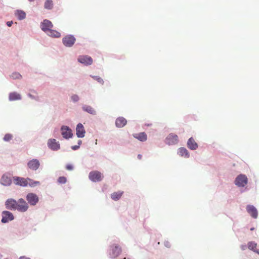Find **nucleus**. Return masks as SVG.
Returning a JSON list of instances; mask_svg holds the SVG:
<instances>
[{
    "label": "nucleus",
    "mask_w": 259,
    "mask_h": 259,
    "mask_svg": "<svg viewBox=\"0 0 259 259\" xmlns=\"http://www.w3.org/2000/svg\"><path fill=\"white\" fill-rule=\"evenodd\" d=\"M14 182L17 185H19L23 187H26L29 185L31 187H34L37 185L39 184L38 181H33L30 179L16 177L13 178Z\"/></svg>",
    "instance_id": "1"
},
{
    "label": "nucleus",
    "mask_w": 259,
    "mask_h": 259,
    "mask_svg": "<svg viewBox=\"0 0 259 259\" xmlns=\"http://www.w3.org/2000/svg\"><path fill=\"white\" fill-rule=\"evenodd\" d=\"M17 203L16 210L20 212H25L28 210V204L23 198L19 199Z\"/></svg>",
    "instance_id": "2"
},
{
    "label": "nucleus",
    "mask_w": 259,
    "mask_h": 259,
    "mask_svg": "<svg viewBox=\"0 0 259 259\" xmlns=\"http://www.w3.org/2000/svg\"><path fill=\"white\" fill-rule=\"evenodd\" d=\"M247 177L244 175H239L237 177L235 181V184L238 187H243L247 184Z\"/></svg>",
    "instance_id": "3"
},
{
    "label": "nucleus",
    "mask_w": 259,
    "mask_h": 259,
    "mask_svg": "<svg viewBox=\"0 0 259 259\" xmlns=\"http://www.w3.org/2000/svg\"><path fill=\"white\" fill-rule=\"evenodd\" d=\"M179 138L178 136L174 134H170L165 140V143L169 145L177 144Z\"/></svg>",
    "instance_id": "4"
},
{
    "label": "nucleus",
    "mask_w": 259,
    "mask_h": 259,
    "mask_svg": "<svg viewBox=\"0 0 259 259\" xmlns=\"http://www.w3.org/2000/svg\"><path fill=\"white\" fill-rule=\"evenodd\" d=\"M26 199L31 205H36L39 200L38 196L33 193H28L26 196Z\"/></svg>",
    "instance_id": "5"
},
{
    "label": "nucleus",
    "mask_w": 259,
    "mask_h": 259,
    "mask_svg": "<svg viewBox=\"0 0 259 259\" xmlns=\"http://www.w3.org/2000/svg\"><path fill=\"white\" fill-rule=\"evenodd\" d=\"M90 179L93 182H99L101 181L102 178V174L98 171H93L89 174Z\"/></svg>",
    "instance_id": "6"
},
{
    "label": "nucleus",
    "mask_w": 259,
    "mask_h": 259,
    "mask_svg": "<svg viewBox=\"0 0 259 259\" xmlns=\"http://www.w3.org/2000/svg\"><path fill=\"white\" fill-rule=\"evenodd\" d=\"M62 41L66 47H70L74 44L75 38L72 35H67L63 38Z\"/></svg>",
    "instance_id": "7"
},
{
    "label": "nucleus",
    "mask_w": 259,
    "mask_h": 259,
    "mask_svg": "<svg viewBox=\"0 0 259 259\" xmlns=\"http://www.w3.org/2000/svg\"><path fill=\"white\" fill-rule=\"evenodd\" d=\"M61 134L64 138L69 139L72 137L71 130L67 126H62L61 128Z\"/></svg>",
    "instance_id": "8"
},
{
    "label": "nucleus",
    "mask_w": 259,
    "mask_h": 259,
    "mask_svg": "<svg viewBox=\"0 0 259 259\" xmlns=\"http://www.w3.org/2000/svg\"><path fill=\"white\" fill-rule=\"evenodd\" d=\"M2 222L3 223H8L9 221L14 220V217L12 212L9 211H4L2 212Z\"/></svg>",
    "instance_id": "9"
},
{
    "label": "nucleus",
    "mask_w": 259,
    "mask_h": 259,
    "mask_svg": "<svg viewBox=\"0 0 259 259\" xmlns=\"http://www.w3.org/2000/svg\"><path fill=\"white\" fill-rule=\"evenodd\" d=\"M17 201L14 199H8L5 202L6 207L8 209L16 210L17 204Z\"/></svg>",
    "instance_id": "10"
},
{
    "label": "nucleus",
    "mask_w": 259,
    "mask_h": 259,
    "mask_svg": "<svg viewBox=\"0 0 259 259\" xmlns=\"http://www.w3.org/2000/svg\"><path fill=\"white\" fill-rule=\"evenodd\" d=\"M48 147L53 150H58L60 149V144L55 139H50L48 141Z\"/></svg>",
    "instance_id": "11"
},
{
    "label": "nucleus",
    "mask_w": 259,
    "mask_h": 259,
    "mask_svg": "<svg viewBox=\"0 0 259 259\" xmlns=\"http://www.w3.org/2000/svg\"><path fill=\"white\" fill-rule=\"evenodd\" d=\"M41 28L45 32H48L53 27L52 23L48 20H44L41 23Z\"/></svg>",
    "instance_id": "12"
},
{
    "label": "nucleus",
    "mask_w": 259,
    "mask_h": 259,
    "mask_svg": "<svg viewBox=\"0 0 259 259\" xmlns=\"http://www.w3.org/2000/svg\"><path fill=\"white\" fill-rule=\"evenodd\" d=\"M27 165L30 169L36 170L39 168L40 163L38 160L36 159H33L28 162Z\"/></svg>",
    "instance_id": "13"
},
{
    "label": "nucleus",
    "mask_w": 259,
    "mask_h": 259,
    "mask_svg": "<svg viewBox=\"0 0 259 259\" xmlns=\"http://www.w3.org/2000/svg\"><path fill=\"white\" fill-rule=\"evenodd\" d=\"M78 61L82 64L85 65H91L93 63L92 58L88 56H80L78 58Z\"/></svg>",
    "instance_id": "14"
},
{
    "label": "nucleus",
    "mask_w": 259,
    "mask_h": 259,
    "mask_svg": "<svg viewBox=\"0 0 259 259\" xmlns=\"http://www.w3.org/2000/svg\"><path fill=\"white\" fill-rule=\"evenodd\" d=\"M246 210L248 213L253 218L256 219L258 212L255 207L251 205H248L246 206Z\"/></svg>",
    "instance_id": "15"
},
{
    "label": "nucleus",
    "mask_w": 259,
    "mask_h": 259,
    "mask_svg": "<svg viewBox=\"0 0 259 259\" xmlns=\"http://www.w3.org/2000/svg\"><path fill=\"white\" fill-rule=\"evenodd\" d=\"M76 131V135L78 138H83L84 137L85 131L81 123H78L77 125Z\"/></svg>",
    "instance_id": "16"
},
{
    "label": "nucleus",
    "mask_w": 259,
    "mask_h": 259,
    "mask_svg": "<svg viewBox=\"0 0 259 259\" xmlns=\"http://www.w3.org/2000/svg\"><path fill=\"white\" fill-rule=\"evenodd\" d=\"M111 247L112 250V256L113 257L118 256L121 251V248L116 245H113Z\"/></svg>",
    "instance_id": "17"
},
{
    "label": "nucleus",
    "mask_w": 259,
    "mask_h": 259,
    "mask_svg": "<svg viewBox=\"0 0 259 259\" xmlns=\"http://www.w3.org/2000/svg\"><path fill=\"white\" fill-rule=\"evenodd\" d=\"M1 183L4 186H10L12 183L11 179L7 175H4L1 178Z\"/></svg>",
    "instance_id": "18"
},
{
    "label": "nucleus",
    "mask_w": 259,
    "mask_h": 259,
    "mask_svg": "<svg viewBox=\"0 0 259 259\" xmlns=\"http://www.w3.org/2000/svg\"><path fill=\"white\" fill-rule=\"evenodd\" d=\"M126 123V120L123 117L117 118L115 121L116 126L119 128L123 127Z\"/></svg>",
    "instance_id": "19"
},
{
    "label": "nucleus",
    "mask_w": 259,
    "mask_h": 259,
    "mask_svg": "<svg viewBox=\"0 0 259 259\" xmlns=\"http://www.w3.org/2000/svg\"><path fill=\"white\" fill-rule=\"evenodd\" d=\"M133 137L141 142H145L147 139V135L144 132L135 134L133 135Z\"/></svg>",
    "instance_id": "20"
},
{
    "label": "nucleus",
    "mask_w": 259,
    "mask_h": 259,
    "mask_svg": "<svg viewBox=\"0 0 259 259\" xmlns=\"http://www.w3.org/2000/svg\"><path fill=\"white\" fill-rule=\"evenodd\" d=\"M187 146L191 150H196L198 148V145L193 138H190L188 140Z\"/></svg>",
    "instance_id": "21"
},
{
    "label": "nucleus",
    "mask_w": 259,
    "mask_h": 259,
    "mask_svg": "<svg viewBox=\"0 0 259 259\" xmlns=\"http://www.w3.org/2000/svg\"><path fill=\"white\" fill-rule=\"evenodd\" d=\"M21 99V95L16 92H12L9 94V99L10 101L18 100Z\"/></svg>",
    "instance_id": "22"
},
{
    "label": "nucleus",
    "mask_w": 259,
    "mask_h": 259,
    "mask_svg": "<svg viewBox=\"0 0 259 259\" xmlns=\"http://www.w3.org/2000/svg\"><path fill=\"white\" fill-rule=\"evenodd\" d=\"M178 153L180 156L184 157L185 158H188L189 157V154L188 150L183 147L179 149Z\"/></svg>",
    "instance_id": "23"
},
{
    "label": "nucleus",
    "mask_w": 259,
    "mask_h": 259,
    "mask_svg": "<svg viewBox=\"0 0 259 259\" xmlns=\"http://www.w3.org/2000/svg\"><path fill=\"white\" fill-rule=\"evenodd\" d=\"M15 15L19 20L24 19L26 17L25 13L22 10H17L15 13Z\"/></svg>",
    "instance_id": "24"
},
{
    "label": "nucleus",
    "mask_w": 259,
    "mask_h": 259,
    "mask_svg": "<svg viewBox=\"0 0 259 259\" xmlns=\"http://www.w3.org/2000/svg\"><path fill=\"white\" fill-rule=\"evenodd\" d=\"M123 193V191L114 192L111 194V197L114 200H117L121 197Z\"/></svg>",
    "instance_id": "25"
},
{
    "label": "nucleus",
    "mask_w": 259,
    "mask_h": 259,
    "mask_svg": "<svg viewBox=\"0 0 259 259\" xmlns=\"http://www.w3.org/2000/svg\"><path fill=\"white\" fill-rule=\"evenodd\" d=\"M47 34L48 35L53 37H59L61 36L60 32L52 29L47 32Z\"/></svg>",
    "instance_id": "26"
},
{
    "label": "nucleus",
    "mask_w": 259,
    "mask_h": 259,
    "mask_svg": "<svg viewBox=\"0 0 259 259\" xmlns=\"http://www.w3.org/2000/svg\"><path fill=\"white\" fill-rule=\"evenodd\" d=\"M82 109L84 111L91 114L94 115L96 114V111L90 106L84 105L82 107Z\"/></svg>",
    "instance_id": "27"
},
{
    "label": "nucleus",
    "mask_w": 259,
    "mask_h": 259,
    "mask_svg": "<svg viewBox=\"0 0 259 259\" xmlns=\"http://www.w3.org/2000/svg\"><path fill=\"white\" fill-rule=\"evenodd\" d=\"M247 245H248V248L249 249L253 250V251H254V250L256 249V248L257 246V243L254 242L250 241L248 243Z\"/></svg>",
    "instance_id": "28"
},
{
    "label": "nucleus",
    "mask_w": 259,
    "mask_h": 259,
    "mask_svg": "<svg viewBox=\"0 0 259 259\" xmlns=\"http://www.w3.org/2000/svg\"><path fill=\"white\" fill-rule=\"evenodd\" d=\"M53 6V1L52 0H47L45 3L44 7L47 9H52Z\"/></svg>",
    "instance_id": "29"
},
{
    "label": "nucleus",
    "mask_w": 259,
    "mask_h": 259,
    "mask_svg": "<svg viewBox=\"0 0 259 259\" xmlns=\"http://www.w3.org/2000/svg\"><path fill=\"white\" fill-rule=\"evenodd\" d=\"M13 138V136L12 135L10 134H7L5 135L3 139L6 142H9L11 140H12Z\"/></svg>",
    "instance_id": "30"
},
{
    "label": "nucleus",
    "mask_w": 259,
    "mask_h": 259,
    "mask_svg": "<svg viewBox=\"0 0 259 259\" xmlns=\"http://www.w3.org/2000/svg\"><path fill=\"white\" fill-rule=\"evenodd\" d=\"M67 181V179L65 177H60L58 179V182L60 184H65Z\"/></svg>",
    "instance_id": "31"
},
{
    "label": "nucleus",
    "mask_w": 259,
    "mask_h": 259,
    "mask_svg": "<svg viewBox=\"0 0 259 259\" xmlns=\"http://www.w3.org/2000/svg\"><path fill=\"white\" fill-rule=\"evenodd\" d=\"M71 100L74 102H77L78 100H79V97L77 95H73L71 97Z\"/></svg>",
    "instance_id": "32"
},
{
    "label": "nucleus",
    "mask_w": 259,
    "mask_h": 259,
    "mask_svg": "<svg viewBox=\"0 0 259 259\" xmlns=\"http://www.w3.org/2000/svg\"><path fill=\"white\" fill-rule=\"evenodd\" d=\"M12 77L14 79H18L21 77V75L18 73H14L12 75Z\"/></svg>",
    "instance_id": "33"
},
{
    "label": "nucleus",
    "mask_w": 259,
    "mask_h": 259,
    "mask_svg": "<svg viewBox=\"0 0 259 259\" xmlns=\"http://www.w3.org/2000/svg\"><path fill=\"white\" fill-rule=\"evenodd\" d=\"M93 78H94V79L98 81L99 83L101 84L103 83V80L101 77H99L98 76H94Z\"/></svg>",
    "instance_id": "34"
},
{
    "label": "nucleus",
    "mask_w": 259,
    "mask_h": 259,
    "mask_svg": "<svg viewBox=\"0 0 259 259\" xmlns=\"http://www.w3.org/2000/svg\"><path fill=\"white\" fill-rule=\"evenodd\" d=\"M66 168L68 170H71L73 169V167L71 164H67L66 166Z\"/></svg>",
    "instance_id": "35"
},
{
    "label": "nucleus",
    "mask_w": 259,
    "mask_h": 259,
    "mask_svg": "<svg viewBox=\"0 0 259 259\" xmlns=\"http://www.w3.org/2000/svg\"><path fill=\"white\" fill-rule=\"evenodd\" d=\"M79 147V146H78V145H76V146H73L72 147V149L74 150H76L77 149H78Z\"/></svg>",
    "instance_id": "36"
},
{
    "label": "nucleus",
    "mask_w": 259,
    "mask_h": 259,
    "mask_svg": "<svg viewBox=\"0 0 259 259\" xmlns=\"http://www.w3.org/2000/svg\"><path fill=\"white\" fill-rule=\"evenodd\" d=\"M12 24H13V22L12 21H8L7 23V25L8 26H9V27L11 26Z\"/></svg>",
    "instance_id": "37"
},
{
    "label": "nucleus",
    "mask_w": 259,
    "mask_h": 259,
    "mask_svg": "<svg viewBox=\"0 0 259 259\" xmlns=\"http://www.w3.org/2000/svg\"><path fill=\"white\" fill-rule=\"evenodd\" d=\"M138 158L139 159L141 160L142 159V155H141V154H139L138 155Z\"/></svg>",
    "instance_id": "38"
},
{
    "label": "nucleus",
    "mask_w": 259,
    "mask_h": 259,
    "mask_svg": "<svg viewBox=\"0 0 259 259\" xmlns=\"http://www.w3.org/2000/svg\"><path fill=\"white\" fill-rule=\"evenodd\" d=\"M19 259H30V258L28 257H25V256H21L19 258Z\"/></svg>",
    "instance_id": "39"
},
{
    "label": "nucleus",
    "mask_w": 259,
    "mask_h": 259,
    "mask_svg": "<svg viewBox=\"0 0 259 259\" xmlns=\"http://www.w3.org/2000/svg\"><path fill=\"white\" fill-rule=\"evenodd\" d=\"M254 252L259 254V249L254 250Z\"/></svg>",
    "instance_id": "40"
},
{
    "label": "nucleus",
    "mask_w": 259,
    "mask_h": 259,
    "mask_svg": "<svg viewBox=\"0 0 259 259\" xmlns=\"http://www.w3.org/2000/svg\"><path fill=\"white\" fill-rule=\"evenodd\" d=\"M81 144V140H79L78 141V146H79L80 145V144Z\"/></svg>",
    "instance_id": "41"
},
{
    "label": "nucleus",
    "mask_w": 259,
    "mask_h": 259,
    "mask_svg": "<svg viewBox=\"0 0 259 259\" xmlns=\"http://www.w3.org/2000/svg\"><path fill=\"white\" fill-rule=\"evenodd\" d=\"M254 228H251L250 229V230H251V231H253V230H254Z\"/></svg>",
    "instance_id": "42"
},
{
    "label": "nucleus",
    "mask_w": 259,
    "mask_h": 259,
    "mask_svg": "<svg viewBox=\"0 0 259 259\" xmlns=\"http://www.w3.org/2000/svg\"><path fill=\"white\" fill-rule=\"evenodd\" d=\"M29 96L31 98H32V96L31 94H29Z\"/></svg>",
    "instance_id": "43"
},
{
    "label": "nucleus",
    "mask_w": 259,
    "mask_h": 259,
    "mask_svg": "<svg viewBox=\"0 0 259 259\" xmlns=\"http://www.w3.org/2000/svg\"><path fill=\"white\" fill-rule=\"evenodd\" d=\"M28 1H30V2H33V1H34V0H28Z\"/></svg>",
    "instance_id": "44"
},
{
    "label": "nucleus",
    "mask_w": 259,
    "mask_h": 259,
    "mask_svg": "<svg viewBox=\"0 0 259 259\" xmlns=\"http://www.w3.org/2000/svg\"><path fill=\"white\" fill-rule=\"evenodd\" d=\"M123 259H130V258H126L124 257V258H123Z\"/></svg>",
    "instance_id": "45"
}]
</instances>
